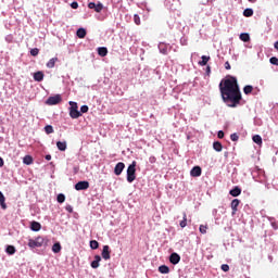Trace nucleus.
Instances as JSON below:
<instances>
[{"mask_svg":"<svg viewBox=\"0 0 278 278\" xmlns=\"http://www.w3.org/2000/svg\"><path fill=\"white\" fill-rule=\"evenodd\" d=\"M219 92L222 99L228 108H238L242 101V93L240 92V85L238 78L230 76L229 78L222 79L219 83Z\"/></svg>","mask_w":278,"mask_h":278,"instance_id":"nucleus-1","label":"nucleus"},{"mask_svg":"<svg viewBox=\"0 0 278 278\" xmlns=\"http://www.w3.org/2000/svg\"><path fill=\"white\" fill-rule=\"evenodd\" d=\"M127 181L134 184L136 181V161H134L127 168Z\"/></svg>","mask_w":278,"mask_h":278,"instance_id":"nucleus-2","label":"nucleus"},{"mask_svg":"<svg viewBox=\"0 0 278 278\" xmlns=\"http://www.w3.org/2000/svg\"><path fill=\"white\" fill-rule=\"evenodd\" d=\"M70 116L71 118H79V116H81V112H79L78 106H77V102H70Z\"/></svg>","mask_w":278,"mask_h":278,"instance_id":"nucleus-3","label":"nucleus"},{"mask_svg":"<svg viewBox=\"0 0 278 278\" xmlns=\"http://www.w3.org/2000/svg\"><path fill=\"white\" fill-rule=\"evenodd\" d=\"M59 103H62V96L60 94L49 97L46 101L47 105H58Z\"/></svg>","mask_w":278,"mask_h":278,"instance_id":"nucleus-4","label":"nucleus"},{"mask_svg":"<svg viewBox=\"0 0 278 278\" xmlns=\"http://www.w3.org/2000/svg\"><path fill=\"white\" fill-rule=\"evenodd\" d=\"M90 188V182L83 180V181H78L75 185V190H88Z\"/></svg>","mask_w":278,"mask_h":278,"instance_id":"nucleus-5","label":"nucleus"},{"mask_svg":"<svg viewBox=\"0 0 278 278\" xmlns=\"http://www.w3.org/2000/svg\"><path fill=\"white\" fill-rule=\"evenodd\" d=\"M89 10H94V12H101L103 10V3L99 2L98 4L94 2L88 3Z\"/></svg>","mask_w":278,"mask_h":278,"instance_id":"nucleus-6","label":"nucleus"},{"mask_svg":"<svg viewBox=\"0 0 278 278\" xmlns=\"http://www.w3.org/2000/svg\"><path fill=\"white\" fill-rule=\"evenodd\" d=\"M169 262L170 264L177 265L179 264V262H181V256H179V254L174 252L169 256Z\"/></svg>","mask_w":278,"mask_h":278,"instance_id":"nucleus-7","label":"nucleus"},{"mask_svg":"<svg viewBox=\"0 0 278 278\" xmlns=\"http://www.w3.org/2000/svg\"><path fill=\"white\" fill-rule=\"evenodd\" d=\"M123 170H125V163L119 162L115 165L114 173L115 175H122Z\"/></svg>","mask_w":278,"mask_h":278,"instance_id":"nucleus-8","label":"nucleus"},{"mask_svg":"<svg viewBox=\"0 0 278 278\" xmlns=\"http://www.w3.org/2000/svg\"><path fill=\"white\" fill-rule=\"evenodd\" d=\"M110 253H111V252H110V245H103L101 255H102V257H103L105 261H108V260L111 258Z\"/></svg>","mask_w":278,"mask_h":278,"instance_id":"nucleus-9","label":"nucleus"},{"mask_svg":"<svg viewBox=\"0 0 278 278\" xmlns=\"http://www.w3.org/2000/svg\"><path fill=\"white\" fill-rule=\"evenodd\" d=\"M201 173H202L201 166H194L191 169L190 175L191 177H201Z\"/></svg>","mask_w":278,"mask_h":278,"instance_id":"nucleus-10","label":"nucleus"},{"mask_svg":"<svg viewBox=\"0 0 278 278\" xmlns=\"http://www.w3.org/2000/svg\"><path fill=\"white\" fill-rule=\"evenodd\" d=\"M240 205V200L235 199L231 201V210H232V216L236 215V212H238V206Z\"/></svg>","mask_w":278,"mask_h":278,"instance_id":"nucleus-11","label":"nucleus"},{"mask_svg":"<svg viewBox=\"0 0 278 278\" xmlns=\"http://www.w3.org/2000/svg\"><path fill=\"white\" fill-rule=\"evenodd\" d=\"M231 197H240L242 194V189L240 187H235L232 190L229 191Z\"/></svg>","mask_w":278,"mask_h":278,"instance_id":"nucleus-12","label":"nucleus"},{"mask_svg":"<svg viewBox=\"0 0 278 278\" xmlns=\"http://www.w3.org/2000/svg\"><path fill=\"white\" fill-rule=\"evenodd\" d=\"M35 81H42L45 79V73L39 71L34 74Z\"/></svg>","mask_w":278,"mask_h":278,"instance_id":"nucleus-13","label":"nucleus"},{"mask_svg":"<svg viewBox=\"0 0 278 278\" xmlns=\"http://www.w3.org/2000/svg\"><path fill=\"white\" fill-rule=\"evenodd\" d=\"M28 247L29 249H40V245L36 239H29Z\"/></svg>","mask_w":278,"mask_h":278,"instance_id":"nucleus-14","label":"nucleus"},{"mask_svg":"<svg viewBox=\"0 0 278 278\" xmlns=\"http://www.w3.org/2000/svg\"><path fill=\"white\" fill-rule=\"evenodd\" d=\"M0 206L2 210H8V204H5V195L0 191Z\"/></svg>","mask_w":278,"mask_h":278,"instance_id":"nucleus-15","label":"nucleus"},{"mask_svg":"<svg viewBox=\"0 0 278 278\" xmlns=\"http://www.w3.org/2000/svg\"><path fill=\"white\" fill-rule=\"evenodd\" d=\"M159 273H161V275H168V273H170V268L166 265H161L159 267Z\"/></svg>","mask_w":278,"mask_h":278,"instance_id":"nucleus-16","label":"nucleus"},{"mask_svg":"<svg viewBox=\"0 0 278 278\" xmlns=\"http://www.w3.org/2000/svg\"><path fill=\"white\" fill-rule=\"evenodd\" d=\"M23 163L26 164V166H30V164H34V157L26 155L23 157Z\"/></svg>","mask_w":278,"mask_h":278,"instance_id":"nucleus-17","label":"nucleus"},{"mask_svg":"<svg viewBox=\"0 0 278 278\" xmlns=\"http://www.w3.org/2000/svg\"><path fill=\"white\" fill-rule=\"evenodd\" d=\"M59 59L58 58H52L48 61L47 63V68H54L55 67V62H58Z\"/></svg>","mask_w":278,"mask_h":278,"instance_id":"nucleus-18","label":"nucleus"},{"mask_svg":"<svg viewBox=\"0 0 278 278\" xmlns=\"http://www.w3.org/2000/svg\"><path fill=\"white\" fill-rule=\"evenodd\" d=\"M99 262H101V256L96 255L94 261L91 262V268H99Z\"/></svg>","mask_w":278,"mask_h":278,"instance_id":"nucleus-19","label":"nucleus"},{"mask_svg":"<svg viewBox=\"0 0 278 278\" xmlns=\"http://www.w3.org/2000/svg\"><path fill=\"white\" fill-rule=\"evenodd\" d=\"M98 54L100 55V58H105V55H108V48L105 47L98 48Z\"/></svg>","mask_w":278,"mask_h":278,"instance_id":"nucleus-20","label":"nucleus"},{"mask_svg":"<svg viewBox=\"0 0 278 278\" xmlns=\"http://www.w3.org/2000/svg\"><path fill=\"white\" fill-rule=\"evenodd\" d=\"M181 229L188 226V215L186 213L182 214V220L179 223Z\"/></svg>","mask_w":278,"mask_h":278,"instance_id":"nucleus-21","label":"nucleus"},{"mask_svg":"<svg viewBox=\"0 0 278 278\" xmlns=\"http://www.w3.org/2000/svg\"><path fill=\"white\" fill-rule=\"evenodd\" d=\"M56 147L59 151H66V147H67L66 141H58Z\"/></svg>","mask_w":278,"mask_h":278,"instance_id":"nucleus-22","label":"nucleus"},{"mask_svg":"<svg viewBox=\"0 0 278 278\" xmlns=\"http://www.w3.org/2000/svg\"><path fill=\"white\" fill-rule=\"evenodd\" d=\"M213 149L217 151V153H220V151H223V143H220L219 141H215L213 143Z\"/></svg>","mask_w":278,"mask_h":278,"instance_id":"nucleus-23","label":"nucleus"},{"mask_svg":"<svg viewBox=\"0 0 278 278\" xmlns=\"http://www.w3.org/2000/svg\"><path fill=\"white\" fill-rule=\"evenodd\" d=\"M30 229H31L33 231H40V229H41L40 223H38V222H33V223L30 224Z\"/></svg>","mask_w":278,"mask_h":278,"instance_id":"nucleus-24","label":"nucleus"},{"mask_svg":"<svg viewBox=\"0 0 278 278\" xmlns=\"http://www.w3.org/2000/svg\"><path fill=\"white\" fill-rule=\"evenodd\" d=\"M202 61L199 62L200 66H207V63L210 62V56L207 55H202Z\"/></svg>","mask_w":278,"mask_h":278,"instance_id":"nucleus-25","label":"nucleus"},{"mask_svg":"<svg viewBox=\"0 0 278 278\" xmlns=\"http://www.w3.org/2000/svg\"><path fill=\"white\" fill-rule=\"evenodd\" d=\"M5 253H8V255H14V253H16V248L14 245H8Z\"/></svg>","mask_w":278,"mask_h":278,"instance_id":"nucleus-26","label":"nucleus"},{"mask_svg":"<svg viewBox=\"0 0 278 278\" xmlns=\"http://www.w3.org/2000/svg\"><path fill=\"white\" fill-rule=\"evenodd\" d=\"M37 243L39 244V247H45L47 245V239H45L43 237H37L36 238Z\"/></svg>","mask_w":278,"mask_h":278,"instance_id":"nucleus-27","label":"nucleus"},{"mask_svg":"<svg viewBox=\"0 0 278 278\" xmlns=\"http://www.w3.org/2000/svg\"><path fill=\"white\" fill-rule=\"evenodd\" d=\"M52 251L53 253H60V251H62V245L60 244V242H56L52 245Z\"/></svg>","mask_w":278,"mask_h":278,"instance_id":"nucleus-28","label":"nucleus"},{"mask_svg":"<svg viewBox=\"0 0 278 278\" xmlns=\"http://www.w3.org/2000/svg\"><path fill=\"white\" fill-rule=\"evenodd\" d=\"M240 40H242V42H249V40H251V36H249L247 33H242L240 35Z\"/></svg>","mask_w":278,"mask_h":278,"instance_id":"nucleus-29","label":"nucleus"},{"mask_svg":"<svg viewBox=\"0 0 278 278\" xmlns=\"http://www.w3.org/2000/svg\"><path fill=\"white\" fill-rule=\"evenodd\" d=\"M76 36H78L79 38H86V29L79 28L76 33Z\"/></svg>","mask_w":278,"mask_h":278,"instance_id":"nucleus-30","label":"nucleus"},{"mask_svg":"<svg viewBox=\"0 0 278 278\" xmlns=\"http://www.w3.org/2000/svg\"><path fill=\"white\" fill-rule=\"evenodd\" d=\"M243 16H245L247 18L253 16V9H245L243 11Z\"/></svg>","mask_w":278,"mask_h":278,"instance_id":"nucleus-31","label":"nucleus"},{"mask_svg":"<svg viewBox=\"0 0 278 278\" xmlns=\"http://www.w3.org/2000/svg\"><path fill=\"white\" fill-rule=\"evenodd\" d=\"M243 92H244V94H251V92H253V86L247 85V86L243 88Z\"/></svg>","mask_w":278,"mask_h":278,"instance_id":"nucleus-32","label":"nucleus"},{"mask_svg":"<svg viewBox=\"0 0 278 278\" xmlns=\"http://www.w3.org/2000/svg\"><path fill=\"white\" fill-rule=\"evenodd\" d=\"M252 140L255 142V144H262V136L260 135L253 136Z\"/></svg>","mask_w":278,"mask_h":278,"instance_id":"nucleus-33","label":"nucleus"},{"mask_svg":"<svg viewBox=\"0 0 278 278\" xmlns=\"http://www.w3.org/2000/svg\"><path fill=\"white\" fill-rule=\"evenodd\" d=\"M90 249H92L93 251H96V249H99V241L91 240L90 241Z\"/></svg>","mask_w":278,"mask_h":278,"instance_id":"nucleus-34","label":"nucleus"},{"mask_svg":"<svg viewBox=\"0 0 278 278\" xmlns=\"http://www.w3.org/2000/svg\"><path fill=\"white\" fill-rule=\"evenodd\" d=\"M56 201H58V203H64V201H66V195H64V193H60L56 197Z\"/></svg>","mask_w":278,"mask_h":278,"instance_id":"nucleus-35","label":"nucleus"},{"mask_svg":"<svg viewBox=\"0 0 278 278\" xmlns=\"http://www.w3.org/2000/svg\"><path fill=\"white\" fill-rule=\"evenodd\" d=\"M39 53H40V50L38 48L30 50V55H33V58H36V55H38Z\"/></svg>","mask_w":278,"mask_h":278,"instance_id":"nucleus-36","label":"nucleus"},{"mask_svg":"<svg viewBox=\"0 0 278 278\" xmlns=\"http://www.w3.org/2000/svg\"><path fill=\"white\" fill-rule=\"evenodd\" d=\"M45 131H46V134H53V126H51V125H47L46 127H45Z\"/></svg>","mask_w":278,"mask_h":278,"instance_id":"nucleus-37","label":"nucleus"},{"mask_svg":"<svg viewBox=\"0 0 278 278\" xmlns=\"http://www.w3.org/2000/svg\"><path fill=\"white\" fill-rule=\"evenodd\" d=\"M200 233H207V225H200Z\"/></svg>","mask_w":278,"mask_h":278,"instance_id":"nucleus-38","label":"nucleus"},{"mask_svg":"<svg viewBox=\"0 0 278 278\" xmlns=\"http://www.w3.org/2000/svg\"><path fill=\"white\" fill-rule=\"evenodd\" d=\"M270 64H274V66H278V59L277 56H271L269 59Z\"/></svg>","mask_w":278,"mask_h":278,"instance_id":"nucleus-39","label":"nucleus"},{"mask_svg":"<svg viewBox=\"0 0 278 278\" xmlns=\"http://www.w3.org/2000/svg\"><path fill=\"white\" fill-rule=\"evenodd\" d=\"M239 136H238V134H232V135H230V139L232 140V142H238V140H239Z\"/></svg>","mask_w":278,"mask_h":278,"instance_id":"nucleus-40","label":"nucleus"},{"mask_svg":"<svg viewBox=\"0 0 278 278\" xmlns=\"http://www.w3.org/2000/svg\"><path fill=\"white\" fill-rule=\"evenodd\" d=\"M134 23H136L137 25H140V15L139 14L134 15Z\"/></svg>","mask_w":278,"mask_h":278,"instance_id":"nucleus-41","label":"nucleus"},{"mask_svg":"<svg viewBox=\"0 0 278 278\" xmlns=\"http://www.w3.org/2000/svg\"><path fill=\"white\" fill-rule=\"evenodd\" d=\"M222 270H223L224 273H229V265L223 264V265H222Z\"/></svg>","mask_w":278,"mask_h":278,"instance_id":"nucleus-42","label":"nucleus"},{"mask_svg":"<svg viewBox=\"0 0 278 278\" xmlns=\"http://www.w3.org/2000/svg\"><path fill=\"white\" fill-rule=\"evenodd\" d=\"M88 105H83L81 108H80V112L83 113V114H86V113H88Z\"/></svg>","mask_w":278,"mask_h":278,"instance_id":"nucleus-43","label":"nucleus"},{"mask_svg":"<svg viewBox=\"0 0 278 278\" xmlns=\"http://www.w3.org/2000/svg\"><path fill=\"white\" fill-rule=\"evenodd\" d=\"M217 138H219V139L225 138V132H224L223 130H219V131L217 132Z\"/></svg>","mask_w":278,"mask_h":278,"instance_id":"nucleus-44","label":"nucleus"},{"mask_svg":"<svg viewBox=\"0 0 278 278\" xmlns=\"http://www.w3.org/2000/svg\"><path fill=\"white\" fill-rule=\"evenodd\" d=\"M71 8H73V10H77V8H79V3H77V2H72V3H71Z\"/></svg>","mask_w":278,"mask_h":278,"instance_id":"nucleus-45","label":"nucleus"},{"mask_svg":"<svg viewBox=\"0 0 278 278\" xmlns=\"http://www.w3.org/2000/svg\"><path fill=\"white\" fill-rule=\"evenodd\" d=\"M225 68L226 71H231V65L229 64V61H226Z\"/></svg>","mask_w":278,"mask_h":278,"instance_id":"nucleus-46","label":"nucleus"},{"mask_svg":"<svg viewBox=\"0 0 278 278\" xmlns=\"http://www.w3.org/2000/svg\"><path fill=\"white\" fill-rule=\"evenodd\" d=\"M46 160H47L48 162H50V160H51V154H47V155H46Z\"/></svg>","mask_w":278,"mask_h":278,"instance_id":"nucleus-47","label":"nucleus"},{"mask_svg":"<svg viewBox=\"0 0 278 278\" xmlns=\"http://www.w3.org/2000/svg\"><path fill=\"white\" fill-rule=\"evenodd\" d=\"M4 162H3V159L0 157V168L3 166Z\"/></svg>","mask_w":278,"mask_h":278,"instance_id":"nucleus-48","label":"nucleus"},{"mask_svg":"<svg viewBox=\"0 0 278 278\" xmlns=\"http://www.w3.org/2000/svg\"><path fill=\"white\" fill-rule=\"evenodd\" d=\"M275 49L278 51V41L274 43Z\"/></svg>","mask_w":278,"mask_h":278,"instance_id":"nucleus-49","label":"nucleus"},{"mask_svg":"<svg viewBox=\"0 0 278 278\" xmlns=\"http://www.w3.org/2000/svg\"><path fill=\"white\" fill-rule=\"evenodd\" d=\"M248 1H250V3H255V0H248Z\"/></svg>","mask_w":278,"mask_h":278,"instance_id":"nucleus-50","label":"nucleus"},{"mask_svg":"<svg viewBox=\"0 0 278 278\" xmlns=\"http://www.w3.org/2000/svg\"><path fill=\"white\" fill-rule=\"evenodd\" d=\"M206 71H207V73H210V71H211L210 66L206 67Z\"/></svg>","mask_w":278,"mask_h":278,"instance_id":"nucleus-51","label":"nucleus"},{"mask_svg":"<svg viewBox=\"0 0 278 278\" xmlns=\"http://www.w3.org/2000/svg\"><path fill=\"white\" fill-rule=\"evenodd\" d=\"M67 211L73 212V208H67Z\"/></svg>","mask_w":278,"mask_h":278,"instance_id":"nucleus-52","label":"nucleus"},{"mask_svg":"<svg viewBox=\"0 0 278 278\" xmlns=\"http://www.w3.org/2000/svg\"><path fill=\"white\" fill-rule=\"evenodd\" d=\"M67 211L73 212V208H67Z\"/></svg>","mask_w":278,"mask_h":278,"instance_id":"nucleus-53","label":"nucleus"},{"mask_svg":"<svg viewBox=\"0 0 278 278\" xmlns=\"http://www.w3.org/2000/svg\"><path fill=\"white\" fill-rule=\"evenodd\" d=\"M67 211L73 212V208H67Z\"/></svg>","mask_w":278,"mask_h":278,"instance_id":"nucleus-54","label":"nucleus"}]
</instances>
